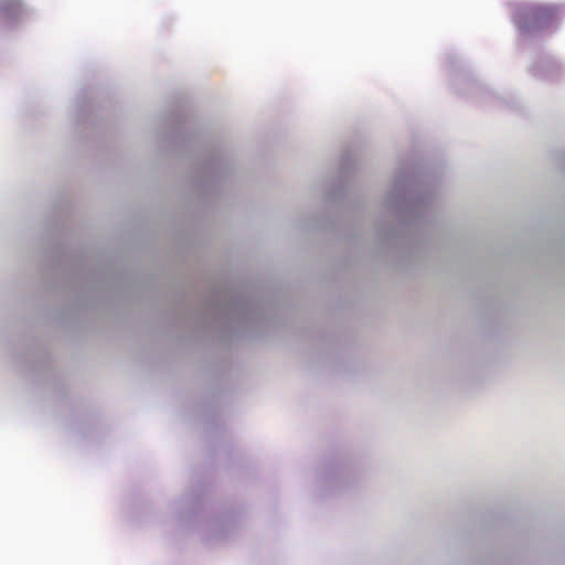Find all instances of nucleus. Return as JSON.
<instances>
[{"label": "nucleus", "instance_id": "1", "mask_svg": "<svg viewBox=\"0 0 565 565\" xmlns=\"http://www.w3.org/2000/svg\"><path fill=\"white\" fill-rule=\"evenodd\" d=\"M561 17V9L556 6L531 4L516 11L514 23L521 33H530L552 26Z\"/></svg>", "mask_w": 565, "mask_h": 565}]
</instances>
